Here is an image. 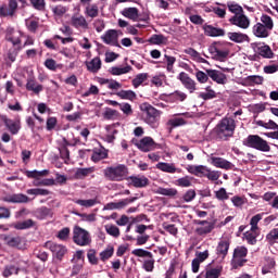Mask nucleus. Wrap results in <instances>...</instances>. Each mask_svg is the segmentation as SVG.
Masks as SVG:
<instances>
[{
	"label": "nucleus",
	"instance_id": "nucleus-1",
	"mask_svg": "<svg viewBox=\"0 0 278 278\" xmlns=\"http://www.w3.org/2000/svg\"><path fill=\"white\" fill-rule=\"evenodd\" d=\"M236 123L231 117H224L214 128L217 139L227 141L235 134Z\"/></svg>",
	"mask_w": 278,
	"mask_h": 278
},
{
	"label": "nucleus",
	"instance_id": "nucleus-2",
	"mask_svg": "<svg viewBox=\"0 0 278 278\" xmlns=\"http://www.w3.org/2000/svg\"><path fill=\"white\" fill-rule=\"evenodd\" d=\"M129 173L128 167L125 164L117 166H110L103 169L104 178L109 181L119 182L123 181Z\"/></svg>",
	"mask_w": 278,
	"mask_h": 278
},
{
	"label": "nucleus",
	"instance_id": "nucleus-3",
	"mask_svg": "<svg viewBox=\"0 0 278 278\" xmlns=\"http://www.w3.org/2000/svg\"><path fill=\"white\" fill-rule=\"evenodd\" d=\"M140 111L142 112V119L144 123L155 127L156 123L161 118L162 112L148 102L140 104Z\"/></svg>",
	"mask_w": 278,
	"mask_h": 278
},
{
	"label": "nucleus",
	"instance_id": "nucleus-4",
	"mask_svg": "<svg viewBox=\"0 0 278 278\" xmlns=\"http://www.w3.org/2000/svg\"><path fill=\"white\" fill-rule=\"evenodd\" d=\"M264 215L265 213H257L250 219V231L243 233L248 244L254 245L257 243V237L260 236L258 223L263 219Z\"/></svg>",
	"mask_w": 278,
	"mask_h": 278
},
{
	"label": "nucleus",
	"instance_id": "nucleus-5",
	"mask_svg": "<svg viewBox=\"0 0 278 278\" xmlns=\"http://www.w3.org/2000/svg\"><path fill=\"white\" fill-rule=\"evenodd\" d=\"M243 146L262 152H269L271 150L268 142L262 139L260 135H248V138L243 140Z\"/></svg>",
	"mask_w": 278,
	"mask_h": 278
},
{
	"label": "nucleus",
	"instance_id": "nucleus-6",
	"mask_svg": "<svg viewBox=\"0 0 278 278\" xmlns=\"http://www.w3.org/2000/svg\"><path fill=\"white\" fill-rule=\"evenodd\" d=\"M131 254L139 258H148L143 262V269L147 273H152L154 269L155 260L153 258V254L143 249H135L132 250Z\"/></svg>",
	"mask_w": 278,
	"mask_h": 278
},
{
	"label": "nucleus",
	"instance_id": "nucleus-7",
	"mask_svg": "<svg viewBox=\"0 0 278 278\" xmlns=\"http://www.w3.org/2000/svg\"><path fill=\"white\" fill-rule=\"evenodd\" d=\"M45 249H48L52 253V257L58 260L59 262H62L63 257L67 253V249L63 244L55 243L53 241H47L43 244Z\"/></svg>",
	"mask_w": 278,
	"mask_h": 278
},
{
	"label": "nucleus",
	"instance_id": "nucleus-8",
	"mask_svg": "<svg viewBox=\"0 0 278 278\" xmlns=\"http://www.w3.org/2000/svg\"><path fill=\"white\" fill-rule=\"evenodd\" d=\"M73 241L80 247L89 245L91 243L90 233L79 226H76L73 230Z\"/></svg>",
	"mask_w": 278,
	"mask_h": 278
},
{
	"label": "nucleus",
	"instance_id": "nucleus-9",
	"mask_svg": "<svg viewBox=\"0 0 278 278\" xmlns=\"http://www.w3.org/2000/svg\"><path fill=\"white\" fill-rule=\"evenodd\" d=\"M208 52L215 61L219 62H224L229 55V50H220V42H213L208 48Z\"/></svg>",
	"mask_w": 278,
	"mask_h": 278
},
{
	"label": "nucleus",
	"instance_id": "nucleus-10",
	"mask_svg": "<svg viewBox=\"0 0 278 278\" xmlns=\"http://www.w3.org/2000/svg\"><path fill=\"white\" fill-rule=\"evenodd\" d=\"M177 79L181 83V85L188 90L190 94L198 89L197 81L193 80L189 74L181 72L178 74Z\"/></svg>",
	"mask_w": 278,
	"mask_h": 278
},
{
	"label": "nucleus",
	"instance_id": "nucleus-11",
	"mask_svg": "<svg viewBox=\"0 0 278 278\" xmlns=\"http://www.w3.org/2000/svg\"><path fill=\"white\" fill-rule=\"evenodd\" d=\"M255 124L260 127H263L265 129H273L274 131L273 132H265V136L267 138H271V139H276L278 140V124L273 121V119H269L267 123L262 121V119H258L255 122Z\"/></svg>",
	"mask_w": 278,
	"mask_h": 278
},
{
	"label": "nucleus",
	"instance_id": "nucleus-12",
	"mask_svg": "<svg viewBox=\"0 0 278 278\" xmlns=\"http://www.w3.org/2000/svg\"><path fill=\"white\" fill-rule=\"evenodd\" d=\"M118 31L116 29H109L105 31V34L101 37L102 41L105 45H110L113 47L122 48L119 41H118Z\"/></svg>",
	"mask_w": 278,
	"mask_h": 278
},
{
	"label": "nucleus",
	"instance_id": "nucleus-13",
	"mask_svg": "<svg viewBox=\"0 0 278 278\" xmlns=\"http://www.w3.org/2000/svg\"><path fill=\"white\" fill-rule=\"evenodd\" d=\"M2 201L5 203L13 204H26L30 202V198L24 193H13L4 195L2 198Z\"/></svg>",
	"mask_w": 278,
	"mask_h": 278
},
{
	"label": "nucleus",
	"instance_id": "nucleus-14",
	"mask_svg": "<svg viewBox=\"0 0 278 278\" xmlns=\"http://www.w3.org/2000/svg\"><path fill=\"white\" fill-rule=\"evenodd\" d=\"M193 224L198 226H204L195 228V233L198 236L208 235L212 233V230H214V223H210L207 220L194 219Z\"/></svg>",
	"mask_w": 278,
	"mask_h": 278
},
{
	"label": "nucleus",
	"instance_id": "nucleus-15",
	"mask_svg": "<svg viewBox=\"0 0 278 278\" xmlns=\"http://www.w3.org/2000/svg\"><path fill=\"white\" fill-rule=\"evenodd\" d=\"M18 9V3L16 0H10L9 7L7 4L1 5L0 8V16L1 18H7V16H13L16 14Z\"/></svg>",
	"mask_w": 278,
	"mask_h": 278
},
{
	"label": "nucleus",
	"instance_id": "nucleus-16",
	"mask_svg": "<svg viewBox=\"0 0 278 278\" xmlns=\"http://www.w3.org/2000/svg\"><path fill=\"white\" fill-rule=\"evenodd\" d=\"M25 88L28 92H33L37 96L40 94V92H43L45 87L41 84H38L36 77L29 76L26 80Z\"/></svg>",
	"mask_w": 278,
	"mask_h": 278
},
{
	"label": "nucleus",
	"instance_id": "nucleus-17",
	"mask_svg": "<svg viewBox=\"0 0 278 278\" xmlns=\"http://www.w3.org/2000/svg\"><path fill=\"white\" fill-rule=\"evenodd\" d=\"M229 22L231 25L237 26L241 29H249L251 25V21L249 20V17L242 13L240 15L232 16Z\"/></svg>",
	"mask_w": 278,
	"mask_h": 278
},
{
	"label": "nucleus",
	"instance_id": "nucleus-18",
	"mask_svg": "<svg viewBox=\"0 0 278 278\" xmlns=\"http://www.w3.org/2000/svg\"><path fill=\"white\" fill-rule=\"evenodd\" d=\"M252 34L258 39H267L270 36L271 30L265 27L264 24L257 22L252 26Z\"/></svg>",
	"mask_w": 278,
	"mask_h": 278
},
{
	"label": "nucleus",
	"instance_id": "nucleus-19",
	"mask_svg": "<svg viewBox=\"0 0 278 278\" xmlns=\"http://www.w3.org/2000/svg\"><path fill=\"white\" fill-rule=\"evenodd\" d=\"M136 200H137V197H131V198L123 199L118 202H109V203H106L105 208L106 210H123L126 206H128L129 204L136 202Z\"/></svg>",
	"mask_w": 278,
	"mask_h": 278
},
{
	"label": "nucleus",
	"instance_id": "nucleus-20",
	"mask_svg": "<svg viewBox=\"0 0 278 278\" xmlns=\"http://www.w3.org/2000/svg\"><path fill=\"white\" fill-rule=\"evenodd\" d=\"M136 147L142 152H150L155 150L157 144L151 137H144L138 143H136Z\"/></svg>",
	"mask_w": 278,
	"mask_h": 278
},
{
	"label": "nucleus",
	"instance_id": "nucleus-21",
	"mask_svg": "<svg viewBox=\"0 0 278 278\" xmlns=\"http://www.w3.org/2000/svg\"><path fill=\"white\" fill-rule=\"evenodd\" d=\"M254 58L262 56L263 59H274L275 52H273L271 47L269 45L257 46L255 49Z\"/></svg>",
	"mask_w": 278,
	"mask_h": 278
},
{
	"label": "nucleus",
	"instance_id": "nucleus-22",
	"mask_svg": "<svg viewBox=\"0 0 278 278\" xmlns=\"http://www.w3.org/2000/svg\"><path fill=\"white\" fill-rule=\"evenodd\" d=\"M204 35L212 38L224 37L226 35L225 29L214 27L213 25H203Z\"/></svg>",
	"mask_w": 278,
	"mask_h": 278
},
{
	"label": "nucleus",
	"instance_id": "nucleus-23",
	"mask_svg": "<svg viewBox=\"0 0 278 278\" xmlns=\"http://www.w3.org/2000/svg\"><path fill=\"white\" fill-rule=\"evenodd\" d=\"M128 180L130 181V185L136 189H143L150 185V181L146 176H130Z\"/></svg>",
	"mask_w": 278,
	"mask_h": 278
},
{
	"label": "nucleus",
	"instance_id": "nucleus-24",
	"mask_svg": "<svg viewBox=\"0 0 278 278\" xmlns=\"http://www.w3.org/2000/svg\"><path fill=\"white\" fill-rule=\"evenodd\" d=\"M71 25L76 29H88L89 24L84 15H73L71 20Z\"/></svg>",
	"mask_w": 278,
	"mask_h": 278
},
{
	"label": "nucleus",
	"instance_id": "nucleus-25",
	"mask_svg": "<svg viewBox=\"0 0 278 278\" xmlns=\"http://www.w3.org/2000/svg\"><path fill=\"white\" fill-rule=\"evenodd\" d=\"M187 170L188 173H190V175H194L195 177H200V178L205 177V175L210 173V169H207V166H203V165H189L187 167Z\"/></svg>",
	"mask_w": 278,
	"mask_h": 278
},
{
	"label": "nucleus",
	"instance_id": "nucleus-26",
	"mask_svg": "<svg viewBox=\"0 0 278 278\" xmlns=\"http://www.w3.org/2000/svg\"><path fill=\"white\" fill-rule=\"evenodd\" d=\"M229 247L230 241L228 239H222L216 247V255L225 260L228 255Z\"/></svg>",
	"mask_w": 278,
	"mask_h": 278
},
{
	"label": "nucleus",
	"instance_id": "nucleus-27",
	"mask_svg": "<svg viewBox=\"0 0 278 278\" xmlns=\"http://www.w3.org/2000/svg\"><path fill=\"white\" fill-rule=\"evenodd\" d=\"M206 73L213 81H215L219 85H225L227 83V76L219 71L206 70Z\"/></svg>",
	"mask_w": 278,
	"mask_h": 278
},
{
	"label": "nucleus",
	"instance_id": "nucleus-28",
	"mask_svg": "<svg viewBox=\"0 0 278 278\" xmlns=\"http://www.w3.org/2000/svg\"><path fill=\"white\" fill-rule=\"evenodd\" d=\"M227 36L230 41L235 43H243L248 42L250 40L249 35L240 33V31H229L227 33Z\"/></svg>",
	"mask_w": 278,
	"mask_h": 278
},
{
	"label": "nucleus",
	"instance_id": "nucleus-29",
	"mask_svg": "<svg viewBox=\"0 0 278 278\" xmlns=\"http://www.w3.org/2000/svg\"><path fill=\"white\" fill-rule=\"evenodd\" d=\"M212 163L214 166L218 168H223L224 170H233L235 165L222 157H212Z\"/></svg>",
	"mask_w": 278,
	"mask_h": 278
},
{
	"label": "nucleus",
	"instance_id": "nucleus-30",
	"mask_svg": "<svg viewBox=\"0 0 278 278\" xmlns=\"http://www.w3.org/2000/svg\"><path fill=\"white\" fill-rule=\"evenodd\" d=\"M86 66L90 73L97 74L102 68V61L100 56H93V60L86 62Z\"/></svg>",
	"mask_w": 278,
	"mask_h": 278
},
{
	"label": "nucleus",
	"instance_id": "nucleus-31",
	"mask_svg": "<svg viewBox=\"0 0 278 278\" xmlns=\"http://www.w3.org/2000/svg\"><path fill=\"white\" fill-rule=\"evenodd\" d=\"M4 125L8 127L10 130L11 135H17L18 131L21 130V121H13L11 118L5 117L4 118Z\"/></svg>",
	"mask_w": 278,
	"mask_h": 278
},
{
	"label": "nucleus",
	"instance_id": "nucleus-32",
	"mask_svg": "<svg viewBox=\"0 0 278 278\" xmlns=\"http://www.w3.org/2000/svg\"><path fill=\"white\" fill-rule=\"evenodd\" d=\"M71 146L70 142L66 139H63V142L59 147L60 156L66 164H68L70 159V150L67 147Z\"/></svg>",
	"mask_w": 278,
	"mask_h": 278
},
{
	"label": "nucleus",
	"instance_id": "nucleus-33",
	"mask_svg": "<svg viewBox=\"0 0 278 278\" xmlns=\"http://www.w3.org/2000/svg\"><path fill=\"white\" fill-rule=\"evenodd\" d=\"M25 175L28 179H36L38 180L39 178L42 177H48V175H50V170L49 169H43L41 172L34 169V170H26Z\"/></svg>",
	"mask_w": 278,
	"mask_h": 278
},
{
	"label": "nucleus",
	"instance_id": "nucleus-34",
	"mask_svg": "<svg viewBox=\"0 0 278 278\" xmlns=\"http://www.w3.org/2000/svg\"><path fill=\"white\" fill-rule=\"evenodd\" d=\"M94 167H87V168H78L75 173V179L76 180H85L89 175H92L94 173Z\"/></svg>",
	"mask_w": 278,
	"mask_h": 278
},
{
	"label": "nucleus",
	"instance_id": "nucleus-35",
	"mask_svg": "<svg viewBox=\"0 0 278 278\" xmlns=\"http://www.w3.org/2000/svg\"><path fill=\"white\" fill-rule=\"evenodd\" d=\"M49 216H53V211H51V208H48V206H41L40 208H37L35 211V217L39 220L46 219Z\"/></svg>",
	"mask_w": 278,
	"mask_h": 278
},
{
	"label": "nucleus",
	"instance_id": "nucleus-36",
	"mask_svg": "<svg viewBox=\"0 0 278 278\" xmlns=\"http://www.w3.org/2000/svg\"><path fill=\"white\" fill-rule=\"evenodd\" d=\"M122 14L125 16V18L132 22H137L139 18V11L137 8H126L122 11Z\"/></svg>",
	"mask_w": 278,
	"mask_h": 278
},
{
	"label": "nucleus",
	"instance_id": "nucleus-37",
	"mask_svg": "<svg viewBox=\"0 0 278 278\" xmlns=\"http://www.w3.org/2000/svg\"><path fill=\"white\" fill-rule=\"evenodd\" d=\"M156 168L162 173L175 174L177 172V167L173 163L160 162L156 164Z\"/></svg>",
	"mask_w": 278,
	"mask_h": 278
},
{
	"label": "nucleus",
	"instance_id": "nucleus-38",
	"mask_svg": "<svg viewBox=\"0 0 278 278\" xmlns=\"http://www.w3.org/2000/svg\"><path fill=\"white\" fill-rule=\"evenodd\" d=\"M115 249L113 245H108L102 252L99 253L100 261L105 263L114 256Z\"/></svg>",
	"mask_w": 278,
	"mask_h": 278
},
{
	"label": "nucleus",
	"instance_id": "nucleus-39",
	"mask_svg": "<svg viewBox=\"0 0 278 278\" xmlns=\"http://www.w3.org/2000/svg\"><path fill=\"white\" fill-rule=\"evenodd\" d=\"M116 97H118L121 100L134 102L137 96L132 90H121L116 92Z\"/></svg>",
	"mask_w": 278,
	"mask_h": 278
},
{
	"label": "nucleus",
	"instance_id": "nucleus-40",
	"mask_svg": "<svg viewBox=\"0 0 278 278\" xmlns=\"http://www.w3.org/2000/svg\"><path fill=\"white\" fill-rule=\"evenodd\" d=\"M131 70H134V68L129 65H127L126 67L113 66V67L109 68V73L114 76H121L124 74H128L129 72H131Z\"/></svg>",
	"mask_w": 278,
	"mask_h": 278
},
{
	"label": "nucleus",
	"instance_id": "nucleus-41",
	"mask_svg": "<svg viewBox=\"0 0 278 278\" xmlns=\"http://www.w3.org/2000/svg\"><path fill=\"white\" fill-rule=\"evenodd\" d=\"M260 24L263 25L265 28L269 29L270 31H273V29L275 27L273 17L267 14H263L261 16Z\"/></svg>",
	"mask_w": 278,
	"mask_h": 278
},
{
	"label": "nucleus",
	"instance_id": "nucleus-42",
	"mask_svg": "<svg viewBox=\"0 0 278 278\" xmlns=\"http://www.w3.org/2000/svg\"><path fill=\"white\" fill-rule=\"evenodd\" d=\"M168 41L167 37H165L162 34H154L151 36L149 39V42L152 45L161 46V45H166Z\"/></svg>",
	"mask_w": 278,
	"mask_h": 278
},
{
	"label": "nucleus",
	"instance_id": "nucleus-43",
	"mask_svg": "<svg viewBox=\"0 0 278 278\" xmlns=\"http://www.w3.org/2000/svg\"><path fill=\"white\" fill-rule=\"evenodd\" d=\"M188 99V94L184 91L175 90L174 92L169 93V100L174 102H185Z\"/></svg>",
	"mask_w": 278,
	"mask_h": 278
},
{
	"label": "nucleus",
	"instance_id": "nucleus-44",
	"mask_svg": "<svg viewBox=\"0 0 278 278\" xmlns=\"http://www.w3.org/2000/svg\"><path fill=\"white\" fill-rule=\"evenodd\" d=\"M109 156V153L105 149H98L93 151V154H91V161L98 163L101 160H104Z\"/></svg>",
	"mask_w": 278,
	"mask_h": 278
},
{
	"label": "nucleus",
	"instance_id": "nucleus-45",
	"mask_svg": "<svg viewBox=\"0 0 278 278\" xmlns=\"http://www.w3.org/2000/svg\"><path fill=\"white\" fill-rule=\"evenodd\" d=\"M175 186L179 188H190L192 187V178L190 176H185L175 180Z\"/></svg>",
	"mask_w": 278,
	"mask_h": 278
},
{
	"label": "nucleus",
	"instance_id": "nucleus-46",
	"mask_svg": "<svg viewBox=\"0 0 278 278\" xmlns=\"http://www.w3.org/2000/svg\"><path fill=\"white\" fill-rule=\"evenodd\" d=\"M157 194L174 198L178 194V190L176 188H163L160 187L156 191Z\"/></svg>",
	"mask_w": 278,
	"mask_h": 278
},
{
	"label": "nucleus",
	"instance_id": "nucleus-47",
	"mask_svg": "<svg viewBox=\"0 0 278 278\" xmlns=\"http://www.w3.org/2000/svg\"><path fill=\"white\" fill-rule=\"evenodd\" d=\"M73 202L80 205V206L87 207V208L92 207V206L98 204L97 198L96 199H88V200L74 199Z\"/></svg>",
	"mask_w": 278,
	"mask_h": 278
},
{
	"label": "nucleus",
	"instance_id": "nucleus-48",
	"mask_svg": "<svg viewBox=\"0 0 278 278\" xmlns=\"http://www.w3.org/2000/svg\"><path fill=\"white\" fill-rule=\"evenodd\" d=\"M26 193L28 195H40V197H47L51 194V191L48 189H42V188H34V189H27Z\"/></svg>",
	"mask_w": 278,
	"mask_h": 278
},
{
	"label": "nucleus",
	"instance_id": "nucleus-49",
	"mask_svg": "<svg viewBox=\"0 0 278 278\" xmlns=\"http://www.w3.org/2000/svg\"><path fill=\"white\" fill-rule=\"evenodd\" d=\"M249 250L245 247H238L233 251V258H245L248 256Z\"/></svg>",
	"mask_w": 278,
	"mask_h": 278
},
{
	"label": "nucleus",
	"instance_id": "nucleus-50",
	"mask_svg": "<svg viewBox=\"0 0 278 278\" xmlns=\"http://www.w3.org/2000/svg\"><path fill=\"white\" fill-rule=\"evenodd\" d=\"M85 14H87L89 18H97V16H99V7L97 4L87 7Z\"/></svg>",
	"mask_w": 278,
	"mask_h": 278
},
{
	"label": "nucleus",
	"instance_id": "nucleus-51",
	"mask_svg": "<svg viewBox=\"0 0 278 278\" xmlns=\"http://www.w3.org/2000/svg\"><path fill=\"white\" fill-rule=\"evenodd\" d=\"M22 50L21 46L17 47H11L8 52V59L11 61V63H14L16 61V58L18 55V52Z\"/></svg>",
	"mask_w": 278,
	"mask_h": 278
},
{
	"label": "nucleus",
	"instance_id": "nucleus-52",
	"mask_svg": "<svg viewBox=\"0 0 278 278\" xmlns=\"http://www.w3.org/2000/svg\"><path fill=\"white\" fill-rule=\"evenodd\" d=\"M187 122L184 117H174L167 121V125L172 126V128L180 127L186 125Z\"/></svg>",
	"mask_w": 278,
	"mask_h": 278
},
{
	"label": "nucleus",
	"instance_id": "nucleus-53",
	"mask_svg": "<svg viewBox=\"0 0 278 278\" xmlns=\"http://www.w3.org/2000/svg\"><path fill=\"white\" fill-rule=\"evenodd\" d=\"M35 225H36V223L33 219H27L22 223L15 224V228L17 230H25V229H29V228L34 227Z\"/></svg>",
	"mask_w": 278,
	"mask_h": 278
},
{
	"label": "nucleus",
	"instance_id": "nucleus-54",
	"mask_svg": "<svg viewBox=\"0 0 278 278\" xmlns=\"http://www.w3.org/2000/svg\"><path fill=\"white\" fill-rule=\"evenodd\" d=\"M149 75L147 73H141L138 74L134 79H132V86L135 88H138L143 81L148 79Z\"/></svg>",
	"mask_w": 278,
	"mask_h": 278
},
{
	"label": "nucleus",
	"instance_id": "nucleus-55",
	"mask_svg": "<svg viewBox=\"0 0 278 278\" xmlns=\"http://www.w3.org/2000/svg\"><path fill=\"white\" fill-rule=\"evenodd\" d=\"M165 62H167V72L174 74L175 70H174V65L176 63V56H169V54H165Z\"/></svg>",
	"mask_w": 278,
	"mask_h": 278
},
{
	"label": "nucleus",
	"instance_id": "nucleus-56",
	"mask_svg": "<svg viewBox=\"0 0 278 278\" xmlns=\"http://www.w3.org/2000/svg\"><path fill=\"white\" fill-rule=\"evenodd\" d=\"M29 2L33 8L38 10L39 12H43V10H46V0H29Z\"/></svg>",
	"mask_w": 278,
	"mask_h": 278
},
{
	"label": "nucleus",
	"instance_id": "nucleus-57",
	"mask_svg": "<svg viewBox=\"0 0 278 278\" xmlns=\"http://www.w3.org/2000/svg\"><path fill=\"white\" fill-rule=\"evenodd\" d=\"M215 198L218 201H227L229 200V194L227 193L224 187L219 188V190L215 191Z\"/></svg>",
	"mask_w": 278,
	"mask_h": 278
},
{
	"label": "nucleus",
	"instance_id": "nucleus-58",
	"mask_svg": "<svg viewBox=\"0 0 278 278\" xmlns=\"http://www.w3.org/2000/svg\"><path fill=\"white\" fill-rule=\"evenodd\" d=\"M229 12L235 14V16H240V14H243V8L239 4L235 3H228Z\"/></svg>",
	"mask_w": 278,
	"mask_h": 278
},
{
	"label": "nucleus",
	"instance_id": "nucleus-59",
	"mask_svg": "<svg viewBox=\"0 0 278 278\" xmlns=\"http://www.w3.org/2000/svg\"><path fill=\"white\" fill-rule=\"evenodd\" d=\"M266 240L268 243L274 244L278 240V228H275L266 235Z\"/></svg>",
	"mask_w": 278,
	"mask_h": 278
},
{
	"label": "nucleus",
	"instance_id": "nucleus-60",
	"mask_svg": "<svg viewBox=\"0 0 278 278\" xmlns=\"http://www.w3.org/2000/svg\"><path fill=\"white\" fill-rule=\"evenodd\" d=\"M222 274V267L220 268H211L206 270L205 278H219Z\"/></svg>",
	"mask_w": 278,
	"mask_h": 278
},
{
	"label": "nucleus",
	"instance_id": "nucleus-61",
	"mask_svg": "<svg viewBox=\"0 0 278 278\" xmlns=\"http://www.w3.org/2000/svg\"><path fill=\"white\" fill-rule=\"evenodd\" d=\"M105 231L114 238H118L121 236V229L116 226H106Z\"/></svg>",
	"mask_w": 278,
	"mask_h": 278
},
{
	"label": "nucleus",
	"instance_id": "nucleus-62",
	"mask_svg": "<svg viewBox=\"0 0 278 278\" xmlns=\"http://www.w3.org/2000/svg\"><path fill=\"white\" fill-rule=\"evenodd\" d=\"M5 241L10 247L16 248L22 243V238L21 237H7Z\"/></svg>",
	"mask_w": 278,
	"mask_h": 278
},
{
	"label": "nucleus",
	"instance_id": "nucleus-63",
	"mask_svg": "<svg viewBox=\"0 0 278 278\" xmlns=\"http://www.w3.org/2000/svg\"><path fill=\"white\" fill-rule=\"evenodd\" d=\"M195 78L199 83L201 84H205L210 80V75H207V73L205 74L204 72L202 71H198L195 73Z\"/></svg>",
	"mask_w": 278,
	"mask_h": 278
},
{
	"label": "nucleus",
	"instance_id": "nucleus-64",
	"mask_svg": "<svg viewBox=\"0 0 278 278\" xmlns=\"http://www.w3.org/2000/svg\"><path fill=\"white\" fill-rule=\"evenodd\" d=\"M163 228L165 229V231L169 232V235L177 237L178 228L175 225H168L167 223H164Z\"/></svg>",
	"mask_w": 278,
	"mask_h": 278
}]
</instances>
